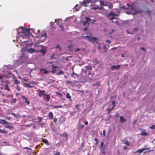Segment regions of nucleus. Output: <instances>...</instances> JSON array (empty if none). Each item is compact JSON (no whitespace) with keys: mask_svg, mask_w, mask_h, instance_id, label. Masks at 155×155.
Here are the masks:
<instances>
[{"mask_svg":"<svg viewBox=\"0 0 155 155\" xmlns=\"http://www.w3.org/2000/svg\"><path fill=\"white\" fill-rule=\"evenodd\" d=\"M35 51L36 52H40L42 54H44L46 53V51L44 49V47L41 45H36L35 47Z\"/></svg>","mask_w":155,"mask_h":155,"instance_id":"obj_1","label":"nucleus"},{"mask_svg":"<svg viewBox=\"0 0 155 155\" xmlns=\"http://www.w3.org/2000/svg\"><path fill=\"white\" fill-rule=\"evenodd\" d=\"M20 28L21 29L23 34L26 36H29L31 34L30 31L31 29L30 28H26L23 27H21Z\"/></svg>","mask_w":155,"mask_h":155,"instance_id":"obj_2","label":"nucleus"},{"mask_svg":"<svg viewBox=\"0 0 155 155\" xmlns=\"http://www.w3.org/2000/svg\"><path fill=\"white\" fill-rule=\"evenodd\" d=\"M83 38L87 39L91 42H94L97 40V38L95 37H92L86 35L83 36Z\"/></svg>","mask_w":155,"mask_h":155,"instance_id":"obj_3","label":"nucleus"},{"mask_svg":"<svg viewBox=\"0 0 155 155\" xmlns=\"http://www.w3.org/2000/svg\"><path fill=\"white\" fill-rule=\"evenodd\" d=\"M95 0H84L82 3L85 6H87V4L90 3H92L95 2Z\"/></svg>","mask_w":155,"mask_h":155,"instance_id":"obj_4","label":"nucleus"},{"mask_svg":"<svg viewBox=\"0 0 155 155\" xmlns=\"http://www.w3.org/2000/svg\"><path fill=\"white\" fill-rule=\"evenodd\" d=\"M5 125V127L6 128L11 129L14 127L12 125V124L11 123L7 122V123Z\"/></svg>","mask_w":155,"mask_h":155,"instance_id":"obj_5","label":"nucleus"},{"mask_svg":"<svg viewBox=\"0 0 155 155\" xmlns=\"http://www.w3.org/2000/svg\"><path fill=\"white\" fill-rule=\"evenodd\" d=\"M37 91H38V96L39 97H42V95L44 94L45 92V91L44 90H41L40 89H38Z\"/></svg>","mask_w":155,"mask_h":155,"instance_id":"obj_6","label":"nucleus"},{"mask_svg":"<svg viewBox=\"0 0 155 155\" xmlns=\"http://www.w3.org/2000/svg\"><path fill=\"white\" fill-rule=\"evenodd\" d=\"M120 66L119 65H117L116 66L115 65H113L110 67V69L112 70H117L120 68Z\"/></svg>","mask_w":155,"mask_h":155,"instance_id":"obj_7","label":"nucleus"},{"mask_svg":"<svg viewBox=\"0 0 155 155\" xmlns=\"http://www.w3.org/2000/svg\"><path fill=\"white\" fill-rule=\"evenodd\" d=\"M11 114L13 116L15 117L18 119L20 117V115L19 114L17 113L16 114L13 113H12Z\"/></svg>","mask_w":155,"mask_h":155,"instance_id":"obj_8","label":"nucleus"},{"mask_svg":"<svg viewBox=\"0 0 155 155\" xmlns=\"http://www.w3.org/2000/svg\"><path fill=\"white\" fill-rule=\"evenodd\" d=\"M142 131L141 132L140 135L142 136H146L148 135V133L146 132V130H145L142 129Z\"/></svg>","mask_w":155,"mask_h":155,"instance_id":"obj_9","label":"nucleus"},{"mask_svg":"<svg viewBox=\"0 0 155 155\" xmlns=\"http://www.w3.org/2000/svg\"><path fill=\"white\" fill-rule=\"evenodd\" d=\"M145 150V148H143L141 149H140L137 150V151L135 152L134 153H141L144 150Z\"/></svg>","mask_w":155,"mask_h":155,"instance_id":"obj_10","label":"nucleus"},{"mask_svg":"<svg viewBox=\"0 0 155 155\" xmlns=\"http://www.w3.org/2000/svg\"><path fill=\"white\" fill-rule=\"evenodd\" d=\"M41 35L42 37H47V33L44 31H41Z\"/></svg>","mask_w":155,"mask_h":155,"instance_id":"obj_11","label":"nucleus"},{"mask_svg":"<svg viewBox=\"0 0 155 155\" xmlns=\"http://www.w3.org/2000/svg\"><path fill=\"white\" fill-rule=\"evenodd\" d=\"M7 122L5 120L0 119V124H6Z\"/></svg>","mask_w":155,"mask_h":155,"instance_id":"obj_12","label":"nucleus"},{"mask_svg":"<svg viewBox=\"0 0 155 155\" xmlns=\"http://www.w3.org/2000/svg\"><path fill=\"white\" fill-rule=\"evenodd\" d=\"M42 142L45 143L47 146H49V143L48 142L47 140L46 139H42Z\"/></svg>","mask_w":155,"mask_h":155,"instance_id":"obj_13","label":"nucleus"},{"mask_svg":"<svg viewBox=\"0 0 155 155\" xmlns=\"http://www.w3.org/2000/svg\"><path fill=\"white\" fill-rule=\"evenodd\" d=\"M48 117L49 119H52L53 117V115L52 112H50L48 114Z\"/></svg>","mask_w":155,"mask_h":155,"instance_id":"obj_14","label":"nucleus"},{"mask_svg":"<svg viewBox=\"0 0 155 155\" xmlns=\"http://www.w3.org/2000/svg\"><path fill=\"white\" fill-rule=\"evenodd\" d=\"M35 48H31L28 50V52L31 53H32L33 52H35Z\"/></svg>","mask_w":155,"mask_h":155,"instance_id":"obj_15","label":"nucleus"},{"mask_svg":"<svg viewBox=\"0 0 155 155\" xmlns=\"http://www.w3.org/2000/svg\"><path fill=\"white\" fill-rule=\"evenodd\" d=\"M4 86L5 87V90H7L8 91H11L8 85L7 84H5Z\"/></svg>","mask_w":155,"mask_h":155,"instance_id":"obj_16","label":"nucleus"},{"mask_svg":"<svg viewBox=\"0 0 155 155\" xmlns=\"http://www.w3.org/2000/svg\"><path fill=\"white\" fill-rule=\"evenodd\" d=\"M127 5L128 6L130 7V8H131V11L133 10L134 11V13H132V14L133 15H134V14H135L136 13V10H134V9H133L132 6H130V5L129 4H127Z\"/></svg>","mask_w":155,"mask_h":155,"instance_id":"obj_17","label":"nucleus"},{"mask_svg":"<svg viewBox=\"0 0 155 155\" xmlns=\"http://www.w3.org/2000/svg\"><path fill=\"white\" fill-rule=\"evenodd\" d=\"M116 14L114 13L113 12H110L107 15V17H109L110 16H116Z\"/></svg>","mask_w":155,"mask_h":155,"instance_id":"obj_18","label":"nucleus"},{"mask_svg":"<svg viewBox=\"0 0 155 155\" xmlns=\"http://www.w3.org/2000/svg\"><path fill=\"white\" fill-rule=\"evenodd\" d=\"M120 118L121 122H124L126 121V120L122 116H120Z\"/></svg>","mask_w":155,"mask_h":155,"instance_id":"obj_19","label":"nucleus"},{"mask_svg":"<svg viewBox=\"0 0 155 155\" xmlns=\"http://www.w3.org/2000/svg\"><path fill=\"white\" fill-rule=\"evenodd\" d=\"M40 72H41L42 71H44V73L45 74H48V73L49 72L46 70H45L43 69V68H40Z\"/></svg>","mask_w":155,"mask_h":155,"instance_id":"obj_20","label":"nucleus"},{"mask_svg":"<svg viewBox=\"0 0 155 155\" xmlns=\"http://www.w3.org/2000/svg\"><path fill=\"white\" fill-rule=\"evenodd\" d=\"M107 6L108 7V8H112L113 7V5L110 2H109L108 4V5Z\"/></svg>","mask_w":155,"mask_h":155,"instance_id":"obj_21","label":"nucleus"},{"mask_svg":"<svg viewBox=\"0 0 155 155\" xmlns=\"http://www.w3.org/2000/svg\"><path fill=\"white\" fill-rule=\"evenodd\" d=\"M107 6L108 7V8H112L113 7V5L110 2H109L108 4V5Z\"/></svg>","mask_w":155,"mask_h":155,"instance_id":"obj_22","label":"nucleus"},{"mask_svg":"<svg viewBox=\"0 0 155 155\" xmlns=\"http://www.w3.org/2000/svg\"><path fill=\"white\" fill-rule=\"evenodd\" d=\"M66 97L70 101H71V97L70 95L68 93H67L66 94Z\"/></svg>","mask_w":155,"mask_h":155,"instance_id":"obj_23","label":"nucleus"},{"mask_svg":"<svg viewBox=\"0 0 155 155\" xmlns=\"http://www.w3.org/2000/svg\"><path fill=\"white\" fill-rule=\"evenodd\" d=\"M8 133V132L5 130V129L2 130L0 129V133L2 134H6Z\"/></svg>","mask_w":155,"mask_h":155,"instance_id":"obj_24","label":"nucleus"},{"mask_svg":"<svg viewBox=\"0 0 155 155\" xmlns=\"http://www.w3.org/2000/svg\"><path fill=\"white\" fill-rule=\"evenodd\" d=\"M64 72L62 70H59V72L57 73V75H59L61 74H63Z\"/></svg>","mask_w":155,"mask_h":155,"instance_id":"obj_25","label":"nucleus"},{"mask_svg":"<svg viewBox=\"0 0 155 155\" xmlns=\"http://www.w3.org/2000/svg\"><path fill=\"white\" fill-rule=\"evenodd\" d=\"M145 12L149 16H150L151 12L149 9H147V11H145Z\"/></svg>","mask_w":155,"mask_h":155,"instance_id":"obj_26","label":"nucleus"},{"mask_svg":"<svg viewBox=\"0 0 155 155\" xmlns=\"http://www.w3.org/2000/svg\"><path fill=\"white\" fill-rule=\"evenodd\" d=\"M53 107L54 108H63V107L62 105H59L54 106H53Z\"/></svg>","mask_w":155,"mask_h":155,"instance_id":"obj_27","label":"nucleus"},{"mask_svg":"<svg viewBox=\"0 0 155 155\" xmlns=\"http://www.w3.org/2000/svg\"><path fill=\"white\" fill-rule=\"evenodd\" d=\"M102 6L101 7V8H100V7L99 6H97L96 7H92L91 8V9L94 10H96L98 9H102Z\"/></svg>","mask_w":155,"mask_h":155,"instance_id":"obj_28","label":"nucleus"},{"mask_svg":"<svg viewBox=\"0 0 155 155\" xmlns=\"http://www.w3.org/2000/svg\"><path fill=\"white\" fill-rule=\"evenodd\" d=\"M50 94H47L46 96V99L48 101H49L50 99Z\"/></svg>","mask_w":155,"mask_h":155,"instance_id":"obj_29","label":"nucleus"},{"mask_svg":"<svg viewBox=\"0 0 155 155\" xmlns=\"http://www.w3.org/2000/svg\"><path fill=\"white\" fill-rule=\"evenodd\" d=\"M24 86L26 87H29L30 88H32L33 87L32 86H31L28 83H25L24 84Z\"/></svg>","mask_w":155,"mask_h":155,"instance_id":"obj_30","label":"nucleus"},{"mask_svg":"<svg viewBox=\"0 0 155 155\" xmlns=\"http://www.w3.org/2000/svg\"><path fill=\"white\" fill-rule=\"evenodd\" d=\"M52 66H53V69H54V70H52L51 71V72L53 73H55V72L56 71V69H55V68H57V67L56 66H55L54 67V66H53V65H52Z\"/></svg>","mask_w":155,"mask_h":155,"instance_id":"obj_31","label":"nucleus"},{"mask_svg":"<svg viewBox=\"0 0 155 155\" xmlns=\"http://www.w3.org/2000/svg\"><path fill=\"white\" fill-rule=\"evenodd\" d=\"M104 0H101L99 1L100 5L101 6H104Z\"/></svg>","mask_w":155,"mask_h":155,"instance_id":"obj_32","label":"nucleus"},{"mask_svg":"<svg viewBox=\"0 0 155 155\" xmlns=\"http://www.w3.org/2000/svg\"><path fill=\"white\" fill-rule=\"evenodd\" d=\"M114 108V107H112L111 108H108L107 109V111H108V114H109L110 113L111 111Z\"/></svg>","mask_w":155,"mask_h":155,"instance_id":"obj_33","label":"nucleus"},{"mask_svg":"<svg viewBox=\"0 0 155 155\" xmlns=\"http://www.w3.org/2000/svg\"><path fill=\"white\" fill-rule=\"evenodd\" d=\"M85 68H86V70H91L92 69L91 67L89 65L85 66Z\"/></svg>","mask_w":155,"mask_h":155,"instance_id":"obj_34","label":"nucleus"},{"mask_svg":"<svg viewBox=\"0 0 155 155\" xmlns=\"http://www.w3.org/2000/svg\"><path fill=\"white\" fill-rule=\"evenodd\" d=\"M14 84H20V81L18 80L17 79H15L14 80Z\"/></svg>","mask_w":155,"mask_h":155,"instance_id":"obj_35","label":"nucleus"},{"mask_svg":"<svg viewBox=\"0 0 155 155\" xmlns=\"http://www.w3.org/2000/svg\"><path fill=\"white\" fill-rule=\"evenodd\" d=\"M72 47L73 46L72 45H70L68 46V48L69 49V50L70 51L72 50Z\"/></svg>","mask_w":155,"mask_h":155,"instance_id":"obj_36","label":"nucleus"},{"mask_svg":"<svg viewBox=\"0 0 155 155\" xmlns=\"http://www.w3.org/2000/svg\"><path fill=\"white\" fill-rule=\"evenodd\" d=\"M16 100L15 98H13L12 99L11 101V103H15L16 102Z\"/></svg>","mask_w":155,"mask_h":155,"instance_id":"obj_37","label":"nucleus"},{"mask_svg":"<svg viewBox=\"0 0 155 155\" xmlns=\"http://www.w3.org/2000/svg\"><path fill=\"white\" fill-rule=\"evenodd\" d=\"M94 140L96 142V143H95V145H97L98 143V141L97 138H94Z\"/></svg>","mask_w":155,"mask_h":155,"instance_id":"obj_38","label":"nucleus"},{"mask_svg":"<svg viewBox=\"0 0 155 155\" xmlns=\"http://www.w3.org/2000/svg\"><path fill=\"white\" fill-rule=\"evenodd\" d=\"M76 112V111L72 112L70 113V115H71V117L74 116L75 115V113Z\"/></svg>","mask_w":155,"mask_h":155,"instance_id":"obj_39","label":"nucleus"},{"mask_svg":"<svg viewBox=\"0 0 155 155\" xmlns=\"http://www.w3.org/2000/svg\"><path fill=\"white\" fill-rule=\"evenodd\" d=\"M63 137H65L67 138L68 137V134H67V133H66V132H65L63 133Z\"/></svg>","mask_w":155,"mask_h":155,"instance_id":"obj_40","label":"nucleus"},{"mask_svg":"<svg viewBox=\"0 0 155 155\" xmlns=\"http://www.w3.org/2000/svg\"><path fill=\"white\" fill-rule=\"evenodd\" d=\"M56 94H58L59 95V96L60 97H61L62 96V94L61 93H59L58 92H56Z\"/></svg>","mask_w":155,"mask_h":155,"instance_id":"obj_41","label":"nucleus"},{"mask_svg":"<svg viewBox=\"0 0 155 155\" xmlns=\"http://www.w3.org/2000/svg\"><path fill=\"white\" fill-rule=\"evenodd\" d=\"M85 18L86 19V21L87 22L88 21H90V20H91V19L90 18L88 17H86Z\"/></svg>","mask_w":155,"mask_h":155,"instance_id":"obj_42","label":"nucleus"},{"mask_svg":"<svg viewBox=\"0 0 155 155\" xmlns=\"http://www.w3.org/2000/svg\"><path fill=\"white\" fill-rule=\"evenodd\" d=\"M104 142L103 141L101 142V143L100 147H101V149H103V146L104 145Z\"/></svg>","mask_w":155,"mask_h":155,"instance_id":"obj_43","label":"nucleus"},{"mask_svg":"<svg viewBox=\"0 0 155 155\" xmlns=\"http://www.w3.org/2000/svg\"><path fill=\"white\" fill-rule=\"evenodd\" d=\"M150 128L152 129H154L155 128V125H153L150 127Z\"/></svg>","mask_w":155,"mask_h":155,"instance_id":"obj_44","label":"nucleus"},{"mask_svg":"<svg viewBox=\"0 0 155 155\" xmlns=\"http://www.w3.org/2000/svg\"><path fill=\"white\" fill-rule=\"evenodd\" d=\"M31 125L30 124H28V125H21V126H24L25 127H30Z\"/></svg>","mask_w":155,"mask_h":155,"instance_id":"obj_45","label":"nucleus"},{"mask_svg":"<svg viewBox=\"0 0 155 155\" xmlns=\"http://www.w3.org/2000/svg\"><path fill=\"white\" fill-rule=\"evenodd\" d=\"M109 2L107 1L106 2H104V6H107Z\"/></svg>","mask_w":155,"mask_h":155,"instance_id":"obj_46","label":"nucleus"},{"mask_svg":"<svg viewBox=\"0 0 155 155\" xmlns=\"http://www.w3.org/2000/svg\"><path fill=\"white\" fill-rule=\"evenodd\" d=\"M115 101H113L112 103V105H113V106L112 107H114L115 106Z\"/></svg>","mask_w":155,"mask_h":155,"instance_id":"obj_47","label":"nucleus"},{"mask_svg":"<svg viewBox=\"0 0 155 155\" xmlns=\"http://www.w3.org/2000/svg\"><path fill=\"white\" fill-rule=\"evenodd\" d=\"M125 144L127 146H129V143L128 141H126L125 143Z\"/></svg>","mask_w":155,"mask_h":155,"instance_id":"obj_48","label":"nucleus"},{"mask_svg":"<svg viewBox=\"0 0 155 155\" xmlns=\"http://www.w3.org/2000/svg\"><path fill=\"white\" fill-rule=\"evenodd\" d=\"M22 98L25 99V101H26V100H28V98L24 96H22Z\"/></svg>","mask_w":155,"mask_h":155,"instance_id":"obj_49","label":"nucleus"},{"mask_svg":"<svg viewBox=\"0 0 155 155\" xmlns=\"http://www.w3.org/2000/svg\"><path fill=\"white\" fill-rule=\"evenodd\" d=\"M84 143L82 142L81 143V148H83L84 146Z\"/></svg>","mask_w":155,"mask_h":155,"instance_id":"obj_50","label":"nucleus"},{"mask_svg":"<svg viewBox=\"0 0 155 155\" xmlns=\"http://www.w3.org/2000/svg\"><path fill=\"white\" fill-rule=\"evenodd\" d=\"M58 120V119L57 118H54L53 119V121L54 123L56 122Z\"/></svg>","mask_w":155,"mask_h":155,"instance_id":"obj_51","label":"nucleus"},{"mask_svg":"<svg viewBox=\"0 0 155 155\" xmlns=\"http://www.w3.org/2000/svg\"><path fill=\"white\" fill-rule=\"evenodd\" d=\"M60 153L58 152V151H57L54 154V155H60Z\"/></svg>","mask_w":155,"mask_h":155,"instance_id":"obj_52","label":"nucleus"},{"mask_svg":"<svg viewBox=\"0 0 155 155\" xmlns=\"http://www.w3.org/2000/svg\"><path fill=\"white\" fill-rule=\"evenodd\" d=\"M25 103L27 104V105H28L30 104V102L28 100H26V101H25Z\"/></svg>","mask_w":155,"mask_h":155,"instance_id":"obj_53","label":"nucleus"},{"mask_svg":"<svg viewBox=\"0 0 155 155\" xmlns=\"http://www.w3.org/2000/svg\"><path fill=\"white\" fill-rule=\"evenodd\" d=\"M24 149H28L30 150H31V151H32V150L31 149V148H28V147H24Z\"/></svg>","mask_w":155,"mask_h":155,"instance_id":"obj_54","label":"nucleus"},{"mask_svg":"<svg viewBox=\"0 0 155 155\" xmlns=\"http://www.w3.org/2000/svg\"><path fill=\"white\" fill-rule=\"evenodd\" d=\"M16 89L18 91H20L21 90L20 87L19 86H17L16 87Z\"/></svg>","mask_w":155,"mask_h":155,"instance_id":"obj_55","label":"nucleus"},{"mask_svg":"<svg viewBox=\"0 0 155 155\" xmlns=\"http://www.w3.org/2000/svg\"><path fill=\"white\" fill-rule=\"evenodd\" d=\"M103 135L104 136H105V135L106 134V131L105 130H104L103 131Z\"/></svg>","mask_w":155,"mask_h":155,"instance_id":"obj_56","label":"nucleus"},{"mask_svg":"<svg viewBox=\"0 0 155 155\" xmlns=\"http://www.w3.org/2000/svg\"><path fill=\"white\" fill-rule=\"evenodd\" d=\"M3 77H4V76L2 74H0V79L2 78Z\"/></svg>","mask_w":155,"mask_h":155,"instance_id":"obj_57","label":"nucleus"},{"mask_svg":"<svg viewBox=\"0 0 155 155\" xmlns=\"http://www.w3.org/2000/svg\"><path fill=\"white\" fill-rule=\"evenodd\" d=\"M114 19V17H113L111 18H109V20H111L113 19Z\"/></svg>","mask_w":155,"mask_h":155,"instance_id":"obj_58","label":"nucleus"},{"mask_svg":"<svg viewBox=\"0 0 155 155\" xmlns=\"http://www.w3.org/2000/svg\"><path fill=\"white\" fill-rule=\"evenodd\" d=\"M83 25L84 26H85V25L87 24V22L86 21H83Z\"/></svg>","mask_w":155,"mask_h":155,"instance_id":"obj_59","label":"nucleus"},{"mask_svg":"<svg viewBox=\"0 0 155 155\" xmlns=\"http://www.w3.org/2000/svg\"><path fill=\"white\" fill-rule=\"evenodd\" d=\"M84 127V125H82L80 127V128L81 129H82Z\"/></svg>","mask_w":155,"mask_h":155,"instance_id":"obj_60","label":"nucleus"},{"mask_svg":"<svg viewBox=\"0 0 155 155\" xmlns=\"http://www.w3.org/2000/svg\"><path fill=\"white\" fill-rule=\"evenodd\" d=\"M60 27L61 28L62 31H63L64 29V28H63L61 25H59Z\"/></svg>","mask_w":155,"mask_h":155,"instance_id":"obj_61","label":"nucleus"},{"mask_svg":"<svg viewBox=\"0 0 155 155\" xmlns=\"http://www.w3.org/2000/svg\"><path fill=\"white\" fill-rule=\"evenodd\" d=\"M84 124L85 125H87L88 124V122L87 121H86L84 122Z\"/></svg>","mask_w":155,"mask_h":155,"instance_id":"obj_62","label":"nucleus"},{"mask_svg":"<svg viewBox=\"0 0 155 155\" xmlns=\"http://www.w3.org/2000/svg\"><path fill=\"white\" fill-rule=\"evenodd\" d=\"M127 147H126V146H124V149L125 150H127Z\"/></svg>","mask_w":155,"mask_h":155,"instance_id":"obj_63","label":"nucleus"},{"mask_svg":"<svg viewBox=\"0 0 155 155\" xmlns=\"http://www.w3.org/2000/svg\"><path fill=\"white\" fill-rule=\"evenodd\" d=\"M78 106H79L78 104L76 105L75 106V108L77 109L78 108Z\"/></svg>","mask_w":155,"mask_h":155,"instance_id":"obj_64","label":"nucleus"}]
</instances>
